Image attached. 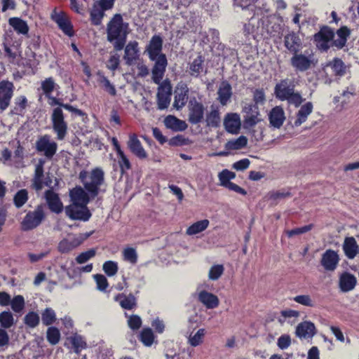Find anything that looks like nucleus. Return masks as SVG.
<instances>
[{
    "label": "nucleus",
    "mask_w": 359,
    "mask_h": 359,
    "mask_svg": "<svg viewBox=\"0 0 359 359\" xmlns=\"http://www.w3.org/2000/svg\"><path fill=\"white\" fill-rule=\"evenodd\" d=\"M15 323L13 315L10 311H4L0 313V325L2 328L8 329Z\"/></svg>",
    "instance_id": "nucleus-42"
},
{
    "label": "nucleus",
    "mask_w": 359,
    "mask_h": 359,
    "mask_svg": "<svg viewBox=\"0 0 359 359\" xmlns=\"http://www.w3.org/2000/svg\"><path fill=\"white\" fill-rule=\"evenodd\" d=\"M92 233L93 232L80 233L74 236L72 238H64L58 243L57 250L63 254L69 253L79 246L84 241L89 238Z\"/></svg>",
    "instance_id": "nucleus-9"
},
{
    "label": "nucleus",
    "mask_w": 359,
    "mask_h": 359,
    "mask_svg": "<svg viewBox=\"0 0 359 359\" xmlns=\"http://www.w3.org/2000/svg\"><path fill=\"white\" fill-rule=\"evenodd\" d=\"M28 201V191L25 189H20L14 195L13 203L17 208L22 207Z\"/></svg>",
    "instance_id": "nucleus-43"
},
{
    "label": "nucleus",
    "mask_w": 359,
    "mask_h": 359,
    "mask_svg": "<svg viewBox=\"0 0 359 359\" xmlns=\"http://www.w3.org/2000/svg\"><path fill=\"white\" fill-rule=\"evenodd\" d=\"M24 323L30 328H34L40 322L39 315L34 311H29L24 317Z\"/></svg>",
    "instance_id": "nucleus-44"
},
{
    "label": "nucleus",
    "mask_w": 359,
    "mask_h": 359,
    "mask_svg": "<svg viewBox=\"0 0 359 359\" xmlns=\"http://www.w3.org/2000/svg\"><path fill=\"white\" fill-rule=\"evenodd\" d=\"M96 251L94 249H90L88 251L81 252L76 257V262L78 264H83L88 262L90 259L95 256Z\"/></svg>",
    "instance_id": "nucleus-60"
},
{
    "label": "nucleus",
    "mask_w": 359,
    "mask_h": 359,
    "mask_svg": "<svg viewBox=\"0 0 359 359\" xmlns=\"http://www.w3.org/2000/svg\"><path fill=\"white\" fill-rule=\"evenodd\" d=\"M334 36L335 32L332 28L323 26L313 35V42L318 50L327 52L331 47L332 40Z\"/></svg>",
    "instance_id": "nucleus-7"
},
{
    "label": "nucleus",
    "mask_w": 359,
    "mask_h": 359,
    "mask_svg": "<svg viewBox=\"0 0 359 359\" xmlns=\"http://www.w3.org/2000/svg\"><path fill=\"white\" fill-rule=\"evenodd\" d=\"M248 144L246 137L241 135L237 139L228 141L225 144V148L227 150H238L245 147Z\"/></svg>",
    "instance_id": "nucleus-40"
},
{
    "label": "nucleus",
    "mask_w": 359,
    "mask_h": 359,
    "mask_svg": "<svg viewBox=\"0 0 359 359\" xmlns=\"http://www.w3.org/2000/svg\"><path fill=\"white\" fill-rule=\"evenodd\" d=\"M188 109V121L190 123L196 125L203 121L205 107L201 102H198L196 98L190 100L189 102Z\"/></svg>",
    "instance_id": "nucleus-12"
},
{
    "label": "nucleus",
    "mask_w": 359,
    "mask_h": 359,
    "mask_svg": "<svg viewBox=\"0 0 359 359\" xmlns=\"http://www.w3.org/2000/svg\"><path fill=\"white\" fill-rule=\"evenodd\" d=\"M140 341L146 346H151L154 342V335L149 327L144 328L140 335Z\"/></svg>",
    "instance_id": "nucleus-46"
},
{
    "label": "nucleus",
    "mask_w": 359,
    "mask_h": 359,
    "mask_svg": "<svg viewBox=\"0 0 359 359\" xmlns=\"http://www.w3.org/2000/svg\"><path fill=\"white\" fill-rule=\"evenodd\" d=\"M224 270V268L222 264L212 266L209 271V278L212 280H217L222 275Z\"/></svg>",
    "instance_id": "nucleus-56"
},
{
    "label": "nucleus",
    "mask_w": 359,
    "mask_h": 359,
    "mask_svg": "<svg viewBox=\"0 0 359 359\" xmlns=\"http://www.w3.org/2000/svg\"><path fill=\"white\" fill-rule=\"evenodd\" d=\"M41 89L45 96L51 95L52 92L56 88H59L52 77L46 78L41 82Z\"/></svg>",
    "instance_id": "nucleus-47"
},
{
    "label": "nucleus",
    "mask_w": 359,
    "mask_h": 359,
    "mask_svg": "<svg viewBox=\"0 0 359 359\" xmlns=\"http://www.w3.org/2000/svg\"><path fill=\"white\" fill-rule=\"evenodd\" d=\"M289 104L294 105L296 107H299L304 101L300 93L294 91L291 95L285 100Z\"/></svg>",
    "instance_id": "nucleus-58"
},
{
    "label": "nucleus",
    "mask_w": 359,
    "mask_h": 359,
    "mask_svg": "<svg viewBox=\"0 0 359 359\" xmlns=\"http://www.w3.org/2000/svg\"><path fill=\"white\" fill-rule=\"evenodd\" d=\"M342 248L345 255L350 259L355 258L358 253L359 246L353 237L345 238Z\"/></svg>",
    "instance_id": "nucleus-28"
},
{
    "label": "nucleus",
    "mask_w": 359,
    "mask_h": 359,
    "mask_svg": "<svg viewBox=\"0 0 359 359\" xmlns=\"http://www.w3.org/2000/svg\"><path fill=\"white\" fill-rule=\"evenodd\" d=\"M94 279L97 284V288L100 291H104L109 284L107 278L102 274L94 275Z\"/></svg>",
    "instance_id": "nucleus-62"
},
{
    "label": "nucleus",
    "mask_w": 359,
    "mask_h": 359,
    "mask_svg": "<svg viewBox=\"0 0 359 359\" xmlns=\"http://www.w3.org/2000/svg\"><path fill=\"white\" fill-rule=\"evenodd\" d=\"M337 38L332 40L331 46L336 47L338 50L342 49L346 44L347 39L351 34V30L346 26H342L335 33Z\"/></svg>",
    "instance_id": "nucleus-26"
},
{
    "label": "nucleus",
    "mask_w": 359,
    "mask_h": 359,
    "mask_svg": "<svg viewBox=\"0 0 359 359\" xmlns=\"http://www.w3.org/2000/svg\"><path fill=\"white\" fill-rule=\"evenodd\" d=\"M313 106L311 102H307L303 104L297 113V118L294 122V126L298 127L306 122L309 115L313 111Z\"/></svg>",
    "instance_id": "nucleus-29"
},
{
    "label": "nucleus",
    "mask_w": 359,
    "mask_h": 359,
    "mask_svg": "<svg viewBox=\"0 0 359 359\" xmlns=\"http://www.w3.org/2000/svg\"><path fill=\"white\" fill-rule=\"evenodd\" d=\"M291 345V337L289 334H282L277 341L278 347L284 350L287 348Z\"/></svg>",
    "instance_id": "nucleus-63"
},
{
    "label": "nucleus",
    "mask_w": 359,
    "mask_h": 359,
    "mask_svg": "<svg viewBox=\"0 0 359 359\" xmlns=\"http://www.w3.org/2000/svg\"><path fill=\"white\" fill-rule=\"evenodd\" d=\"M46 215L43 207L40 205L34 210L29 211L20 223V228L24 231H28L37 228L45 219Z\"/></svg>",
    "instance_id": "nucleus-5"
},
{
    "label": "nucleus",
    "mask_w": 359,
    "mask_h": 359,
    "mask_svg": "<svg viewBox=\"0 0 359 359\" xmlns=\"http://www.w3.org/2000/svg\"><path fill=\"white\" fill-rule=\"evenodd\" d=\"M205 334V330L203 328L199 329L194 335L191 334L188 338L189 344L196 347L203 343V337Z\"/></svg>",
    "instance_id": "nucleus-45"
},
{
    "label": "nucleus",
    "mask_w": 359,
    "mask_h": 359,
    "mask_svg": "<svg viewBox=\"0 0 359 359\" xmlns=\"http://www.w3.org/2000/svg\"><path fill=\"white\" fill-rule=\"evenodd\" d=\"M259 114V111H255L250 115L244 116L243 127L245 128H250L261 121V119L258 118Z\"/></svg>",
    "instance_id": "nucleus-52"
},
{
    "label": "nucleus",
    "mask_w": 359,
    "mask_h": 359,
    "mask_svg": "<svg viewBox=\"0 0 359 359\" xmlns=\"http://www.w3.org/2000/svg\"><path fill=\"white\" fill-rule=\"evenodd\" d=\"M290 62L296 72H304L315 67L317 60L312 51L305 50L293 54Z\"/></svg>",
    "instance_id": "nucleus-4"
},
{
    "label": "nucleus",
    "mask_w": 359,
    "mask_h": 359,
    "mask_svg": "<svg viewBox=\"0 0 359 359\" xmlns=\"http://www.w3.org/2000/svg\"><path fill=\"white\" fill-rule=\"evenodd\" d=\"M8 24L13 29L20 34L26 35L29 32V26L26 21L17 17L11 18L8 20Z\"/></svg>",
    "instance_id": "nucleus-34"
},
{
    "label": "nucleus",
    "mask_w": 359,
    "mask_h": 359,
    "mask_svg": "<svg viewBox=\"0 0 359 359\" xmlns=\"http://www.w3.org/2000/svg\"><path fill=\"white\" fill-rule=\"evenodd\" d=\"M313 224H309L306 225L302 227L295 228L291 230L286 231V234L289 238H291L292 236L300 235L302 233H305L309 231H311L313 229Z\"/></svg>",
    "instance_id": "nucleus-61"
},
{
    "label": "nucleus",
    "mask_w": 359,
    "mask_h": 359,
    "mask_svg": "<svg viewBox=\"0 0 359 359\" xmlns=\"http://www.w3.org/2000/svg\"><path fill=\"white\" fill-rule=\"evenodd\" d=\"M198 300L207 309H215L218 306L219 303V299L216 295L205 290H203L198 294Z\"/></svg>",
    "instance_id": "nucleus-30"
},
{
    "label": "nucleus",
    "mask_w": 359,
    "mask_h": 359,
    "mask_svg": "<svg viewBox=\"0 0 359 359\" xmlns=\"http://www.w3.org/2000/svg\"><path fill=\"white\" fill-rule=\"evenodd\" d=\"M327 66L332 69L335 76L340 77L344 76L348 69V67L339 57H334L327 63Z\"/></svg>",
    "instance_id": "nucleus-33"
},
{
    "label": "nucleus",
    "mask_w": 359,
    "mask_h": 359,
    "mask_svg": "<svg viewBox=\"0 0 359 359\" xmlns=\"http://www.w3.org/2000/svg\"><path fill=\"white\" fill-rule=\"evenodd\" d=\"M189 96V88L187 84L178 85L175 90V100L173 107L179 110L183 108L187 102Z\"/></svg>",
    "instance_id": "nucleus-17"
},
{
    "label": "nucleus",
    "mask_w": 359,
    "mask_h": 359,
    "mask_svg": "<svg viewBox=\"0 0 359 359\" xmlns=\"http://www.w3.org/2000/svg\"><path fill=\"white\" fill-rule=\"evenodd\" d=\"M102 269L107 276H114L118 272V264L114 261H107L103 264Z\"/></svg>",
    "instance_id": "nucleus-54"
},
{
    "label": "nucleus",
    "mask_w": 359,
    "mask_h": 359,
    "mask_svg": "<svg viewBox=\"0 0 359 359\" xmlns=\"http://www.w3.org/2000/svg\"><path fill=\"white\" fill-rule=\"evenodd\" d=\"M11 309L15 313L21 312L25 308V299L22 295H16L11 299Z\"/></svg>",
    "instance_id": "nucleus-51"
},
{
    "label": "nucleus",
    "mask_w": 359,
    "mask_h": 359,
    "mask_svg": "<svg viewBox=\"0 0 359 359\" xmlns=\"http://www.w3.org/2000/svg\"><path fill=\"white\" fill-rule=\"evenodd\" d=\"M52 19L57 23L59 28L67 36H72L74 35L73 27L67 16L62 13H55L52 15Z\"/></svg>",
    "instance_id": "nucleus-25"
},
{
    "label": "nucleus",
    "mask_w": 359,
    "mask_h": 359,
    "mask_svg": "<svg viewBox=\"0 0 359 359\" xmlns=\"http://www.w3.org/2000/svg\"><path fill=\"white\" fill-rule=\"evenodd\" d=\"M45 197L48 208L52 212L59 214L62 211L63 205L57 194L49 189L45 192Z\"/></svg>",
    "instance_id": "nucleus-23"
},
{
    "label": "nucleus",
    "mask_w": 359,
    "mask_h": 359,
    "mask_svg": "<svg viewBox=\"0 0 359 359\" xmlns=\"http://www.w3.org/2000/svg\"><path fill=\"white\" fill-rule=\"evenodd\" d=\"M104 182V172L100 168H96L91 170L88 176V182L85 183V189L94 198L100 191V187Z\"/></svg>",
    "instance_id": "nucleus-6"
},
{
    "label": "nucleus",
    "mask_w": 359,
    "mask_h": 359,
    "mask_svg": "<svg viewBox=\"0 0 359 359\" xmlns=\"http://www.w3.org/2000/svg\"><path fill=\"white\" fill-rule=\"evenodd\" d=\"M231 86L227 81H223L218 89V100L222 105H226L232 95Z\"/></svg>",
    "instance_id": "nucleus-32"
},
{
    "label": "nucleus",
    "mask_w": 359,
    "mask_h": 359,
    "mask_svg": "<svg viewBox=\"0 0 359 359\" xmlns=\"http://www.w3.org/2000/svg\"><path fill=\"white\" fill-rule=\"evenodd\" d=\"M339 257L337 252L333 250L328 249L323 255L320 264L327 271H334L339 264Z\"/></svg>",
    "instance_id": "nucleus-15"
},
{
    "label": "nucleus",
    "mask_w": 359,
    "mask_h": 359,
    "mask_svg": "<svg viewBox=\"0 0 359 359\" xmlns=\"http://www.w3.org/2000/svg\"><path fill=\"white\" fill-rule=\"evenodd\" d=\"M128 326L130 329L138 330L142 325V320L139 316L133 315L128 320Z\"/></svg>",
    "instance_id": "nucleus-64"
},
{
    "label": "nucleus",
    "mask_w": 359,
    "mask_h": 359,
    "mask_svg": "<svg viewBox=\"0 0 359 359\" xmlns=\"http://www.w3.org/2000/svg\"><path fill=\"white\" fill-rule=\"evenodd\" d=\"M209 225V221L208 219H203L198 221L191 225L187 229V234L189 236L195 235L198 233H201L205 230Z\"/></svg>",
    "instance_id": "nucleus-39"
},
{
    "label": "nucleus",
    "mask_w": 359,
    "mask_h": 359,
    "mask_svg": "<svg viewBox=\"0 0 359 359\" xmlns=\"http://www.w3.org/2000/svg\"><path fill=\"white\" fill-rule=\"evenodd\" d=\"M165 125L167 128H171L175 131H183L187 128V124L185 121L180 120L173 116H168L165 118Z\"/></svg>",
    "instance_id": "nucleus-36"
},
{
    "label": "nucleus",
    "mask_w": 359,
    "mask_h": 359,
    "mask_svg": "<svg viewBox=\"0 0 359 359\" xmlns=\"http://www.w3.org/2000/svg\"><path fill=\"white\" fill-rule=\"evenodd\" d=\"M294 91V82L288 79L280 80L274 88L276 97L281 101H285Z\"/></svg>",
    "instance_id": "nucleus-14"
},
{
    "label": "nucleus",
    "mask_w": 359,
    "mask_h": 359,
    "mask_svg": "<svg viewBox=\"0 0 359 359\" xmlns=\"http://www.w3.org/2000/svg\"><path fill=\"white\" fill-rule=\"evenodd\" d=\"M204 59L202 55H198L190 64L189 70L190 74L192 76L197 77L202 72L203 69Z\"/></svg>",
    "instance_id": "nucleus-41"
},
{
    "label": "nucleus",
    "mask_w": 359,
    "mask_h": 359,
    "mask_svg": "<svg viewBox=\"0 0 359 359\" xmlns=\"http://www.w3.org/2000/svg\"><path fill=\"white\" fill-rule=\"evenodd\" d=\"M123 59L128 66L133 65L139 58L138 43L136 41H130L125 47Z\"/></svg>",
    "instance_id": "nucleus-22"
},
{
    "label": "nucleus",
    "mask_w": 359,
    "mask_h": 359,
    "mask_svg": "<svg viewBox=\"0 0 359 359\" xmlns=\"http://www.w3.org/2000/svg\"><path fill=\"white\" fill-rule=\"evenodd\" d=\"M205 122L208 127H219L221 122L219 110L217 109H212L206 115Z\"/></svg>",
    "instance_id": "nucleus-38"
},
{
    "label": "nucleus",
    "mask_w": 359,
    "mask_h": 359,
    "mask_svg": "<svg viewBox=\"0 0 359 359\" xmlns=\"http://www.w3.org/2000/svg\"><path fill=\"white\" fill-rule=\"evenodd\" d=\"M109 9H104L100 7L99 3L96 1L90 11V20L93 25L98 26L101 25L102 18L104 16V12Z\"/></svg>",
    "instance_id": "nucleus-31"
},
{
    "label": "nucleus",
    "mask_w": 359,
    "mask_h": 359,
    "mask_svg": "<svg viewBox=\"0 0 359 359\" xmlns=\"http://www.w3.org/2000/svg\"><path fill=\"white\" fill-rule=\"evenodd\" d=\"M46 338L50 344H57L60 339V333L59 330L55 327H48L47 330Z\"/></svg>",
    "instance_id": "nucleus-50"
},
{
    "label": "nucleus",
    "mask_w": 359,
    "mask_h": 359,
    "mask_svg": "<svg viewBox=\"0 0 359 359\" xmlns=\"http://www.w3.org/2000/svg\"><path fill=\"white\" fill-rule=\"evenodd\" d=\"M157 92V104L159 109H166L170 102L172 95V86L169 81L165 80L160 82Z\"/></svg>",
    "instance_id": "nucleus-11"
},
{
    "label": "nucleus",
    "mask_w": 359,
    "mask_h": 359,
    "mask_svg": "<svg viewBox=\"0 0 359 359\" xmlns=\"http://www.w3.org/2000/svg\"><path fill=\"white\" fill-rule=\"evenodd\" d=\"M123 259L131 264H135L137 261L136 250L133 248H127L123 252Z\"/></svg>",
    "instance_id": "nucleus-59"
},
{
    "label": "nucleus",
    "mask_w": 359,
    "mask_h": 359,
    "mask_svg": "<svg viewBox=\"0 0 359 359\" xmlns=\"http://www.w3.org/2000/svg\"><path fill=\"white\" fill-rule=\"evenodd\" d=\"M36 149L38 152L43 153L46 158L50 160L57 152V144L52 141L48 135H44L36 140Z\"/></svg>",
    "instance_id": "nucleus-8"
},
{
    "label": "nucleus",
    "mask_w": 359,
    "mask_h": 359,
    "mask_svg": "<svg viewBox=\"0 0 359 359\" xmlns=\"http://www.w3.org/2000/svg\"><path fill=\"white\" fill-rule=\"evenodd\" d=\"M357 283L355 276L348 272L343 273L339 277V288L343 292H347L354 289Z\"/></svg>",
    "instance_id": "nucleus-27"
},
{
    "label": "nucleus",
    "mask_w": 359,
    "mask_h": 359,
    "mask_svg": "<svg viewBox=\"0 0 359 359\" xmlns=\"http://www.w3.org/2000/svg\"><path fill=\"white\" fill-rule=\"evenodd\" d=\"M220 185L226 187L229 183H231V180L236 177V174L227 169L223 170L218 175Z\"/></svg>",
    "instance_id": "nucleus-48"
},
{
    "label": "nucleus",
    "mask_w": 359,
    "mask_h": 359,
    "mask_svg": "<svg viewBox=\"0 0 359 359\" xmlns=\"http://www.w3.org/2000/svg\"><path fill=\"white\" fill-rule=\"evenodd\" d=\"M97 75L100 76L99 82L103 85L105 90L110 95H115L116 90L114 86L110 83L109 80L102 72H98Z\"/></svg>",
    "instance_id": "nucleus-53"
},
{
    "label": "nucleus",
    "mask_w": 359,
    "mask_h": 359,
    "mask_svg": "<svg viewBox=\"0 0 359 359\" xmlns=\"http://www.w3.org/2000/svg\"><path fill=\"white\" fill-rule=\"evenodd\" d=\"M316 334L315 325L311 321H304L298 324L295 334L300 339H311Z\"/></svg>",
    "instance_id": "nucleus-18"
},
{
    "label": "nucleus",
    "mask_w": 359,
    "mask_h": 359,
    "mask_svg": "<svg viewBox=\"0 0 359 359\" xmlns=\"http://www.w3.org/2000/svg\"><path fill=\"white\" fill-rule=\"evenodd\" d=\"M15 86L13 82L8 80L0 81V110L5 111L11 104L13 96Z\"/></svg>",
    "instance_id": "nucleus-10"
},
{
    "label": "nucleus",
    "mask_w": 359,
    "mask_h": 359,
    "mask_svg": "<svg viewBox=\"0 0 359 359\" xmlns=\"http://www.w3.org/2000/svg\"><path fill=\"white\" fill-rule=\"evenodd\" d=\"M294 301L303 306L313 307L315 306L314 301L308 294L297 295L294 297Z\"/></svg>",
    "instance_id": "nucleus-57"
},
{
    "label": "nucleus",
    "mask_w": 359,
    "mask_h": 359,
    "mask_svg": "<svg viewBox=\"0 0 359 359\" xmlns=\"http://www.w3.org/2000/svg\"><path fill=\"white\" fill-rule=\"evenodd\" d=\"M48 99V103L51 106L58 105L60 107L53 109L51 114V121L53 129L57 134V139L62 140L65 139L67 133V123L65 121V116L62 110V105L65 104L61 102L60 99L53 97L51 95H46Z\"/></svg>",
    "instance_id": "nucleus-3"
},
{
    "label": "nucleus",
    "mask_w": 359,
    "mask_h": 359,
    "mask_svg": "<svg viewBox=\"0 0 359 359\" xmlns=\"http://www.w3.org/2000/svg\"><path fill=\"white\" fill-rule=\"evenodd\" d=\"M129 33V24L124 22L121 14H115L107 25V39L113 43L114 48L116 51L121 50L126 43L127 36Z\"/></svg>",
    "instance_id": "nucleus-2"
},
{
    "label": "nucleus",
    "mask_w": 359,
    "mask_h": 359,
    "mask_svg": "<svg viewBox=\"0 0 359 359\" xmlns=\"http://www.w3.org/2000/svg\"><path fill=\"white\" fill-rule=\"evenodd\" d=\"M127 144L130 151L137 158L140 159L147 158V154L135 134L130 135Z\"/></svg>",
    "instance_id": "nucleus-21"
},
{
    "label": "nucleus",
    "mask_w": 359,
    "mask_h": 359,
    "mask_svg": "<svg viewBox=\"0 0 359 359\" xmlns=\"http://www.w3.org/2000/svg\"><path fill=\"white\" fill-rule=\"evenodd\" d=\"M240 116L236 113L227 114L224 120V126L227 132L236 134L241 128Z\"/></svg>",
    "instance_id": "nucleus-24"
},
{
    "label": "nucleus",
    "mask_w": 359,
    "mask_h": 359,
    "mask_svg": "<svg viewBox=\"0 0 359 359\" xmlns=\"http://www.w3.org/2000/svg\"><path fill=\"white\" fill-rule=\"evenodd\" d=\"M72 204L79 206L85 207L90 201L89 196L87 192L81 187H76L70 191L69 193Z\"/></svg>",
    "instance_id": "nucleus-19"
},
{
    "label": "nucleus",
    "mask_w": 359,
    "mask_h": 359,
    "mask_svg": "<svg viewBox=\"0 0 359 359\" xmlns=\"http://www.w3.org/2000/svg\"><path fill=\"white\" fill-rule=\"evenodd\" d=\"M117 156L118 158V163L120 167L121 173V175H123L127 170L131 168V164L124 152Z\"/></svg>",
    "instance_id": "nucleus-55"
},
{
    "label": "nucleus",
    "mask_w": 359,
    "mask_h": 359,
    "mask_svg": "<svg viewBox=\"0 0 359 359\" xmlns=\"http://www.w3.org/2000/svg\"><path fill=\"white\" fill-rule=\"evenodd\" d=\"M270 126L274 128H280L285 120V116L283 109L280 106H276L269 114Z\"/></svg>",
    "instance_id": "nucleus-20"
},
{
    "label": "nucleus",
    "mask_w": 359,
    "mask_h": 359,
    "mask_svg": "<svg viewBox=\"0 0 359 359\" xmlns=\"http://www.w3.org/2000/svg\"><path fill=\"white\" fill-rule=\"evenodd\" d=\"M65 213L70 219L86 222L91 217V213L87 206L82 207L77 205H69L65 208Z\"/></svg>",
    "instance_id": "nucleus-13"
},
{
    "label": "nucleus",
    "mask_w": 359,
    "mask_h": 359,
    "mask_svg": "<svg viewBox=\"0 0 359 359\" xmlns=\"http://www.w3.org/2000/svg\"><path fill=\"white\" fill-rule=\"evenodd\" d=\"M67 339L72 344L74 351L77 354H79L82 349L87 348V344L84 338L77 333L73 334L68 337Z\"/></svg>",
    "instance_id": "nucleus-37"
},
{
    "label": "nucleus",
    "mask_w": 359,
    "mask_h": 359,
    "mask_svg": "<svg viewBox=\"0 0 359 359\" xmlns=\"http://www.w3.org/2000/svg\"><path fill=\"white\" fill-rule=\"evenodd\" d=\"M42 323L45 325H52L56 320V315L53 309L51 308H46L41 313Z\"/></svg>",
    "instance_id": "nucleus-49"
},
{
    "label": "nucleus",
    "mask_w": 359,
    "mask_h": 359,
    "mask_svg": "<svg viewBox=\"0 0 359 359\" xmlns=\"http://www.w3.org/2000/svg\"><path fill=\"white\" fill-rule=\"evenodd\" d=\"M284 46L293 55L301 50L302 41L297 33L291 32L285 35Z\"/></svg>",
    "instance_id": "nucleus-16"
},
{
    "label": "nucleus",
    "mask_w": 359,
    "mask_h": 359,
    "mask_svg": "<svg viewBox=\"0 0 359 359\" xmlns=\"http://www.w3.org/2000/svg\"><path fill=\"white\" fill-rule=\"evenodd\" d=\"M115 300L118 302L124 309L131 310L136 306V299L132 294L128 295L118 294L115 297Z\"/></svg>",
    "instance_id": "nucleus-35"
},
{
    "label": "nucleus",
    "mask_w": 359,
    "mask_h": 359,
    "mask_svg": "<svg viewBox=\"0 0 359 359\" xmlns=\"http://www.w3.org/2000/svg\"><path fill=\"white\" fill-rule=\"evenodd\" d=\"M162 38L159 35H154L147 45L144 51L149 60L154 62L151 69V79L156 84H159L162 81L168 65V60L166 55L162 53Z\"/></svg>",
    "instance_id": "nucleus-1"
}]
</instances>
